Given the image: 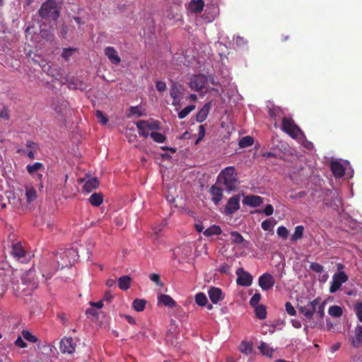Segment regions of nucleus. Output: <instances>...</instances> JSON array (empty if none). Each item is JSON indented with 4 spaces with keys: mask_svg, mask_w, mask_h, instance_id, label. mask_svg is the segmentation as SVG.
<instances>
[{
    "mask_svg": "<svg viewBox=\"0 0 362 362\" xmlns=\"http://www.w3.org/2000/svg\"><path fill=\"white\" fill-rule=\"evenodd\" d=\"M105 54L114 64H119L121 58L118 54L117 49L112 46H107L105 49Z\"/></svg>",
    "mask_w": 362,
    "mask_h": 362,
    "instance_id": "nucleus-12",
    "label": "nucleus"
},
{
    "mask_svg": "<svg viewBox=\"0 0 362 362\" xmlns=\"http://www.w3.org/2000/svg\"><path fill=\"white\" fill-rule=\"evenodd\" d=\"M310 269L315 273H322L323 271V267L319 263H311Z\"/></svg>",
    "mask_w": 362,
    "mask_h": 362,
    "instance_id": "nucleus-53",
    "label": "nucleus"
},
{
    "mask_svg": "<svg viewBox=\"0 0 362 362\" xmlns=\"http://www.w3.org/2000/svg\"><path fill=\"white\" fill-rule=\"evenodd\" d=\"M132 279L128 276H124L119 279L118 286L122 291L128 290L131 286Z\"/></svg>",
    "mask_w": 362,
    "mask_h": 362,
    "instance_id": "nucleus-25",
    "label": "nucleus"
},
{
    "mask_svg": "<svg viewBox=\"0 0 362 362\" xmlns=\"http://www.w3.org/2000/svg\"><path fill=\"white\" fill-rule=\"evenodd\" d=\"M209 193L211 194V201L215 205H218L223 199V190L220 187L214 185L209 189Z\"/></svg>",
    "mask_w": 362,
    "mask_h": 362,
    "instance_id": "nucleus-13",
    "label": "nucleus"
},
{
    "mask_svg": "<svg viewBox=\"0 0 362 362\" xmlns=\"http://www.w3.org/2000/svg\"><path fill=\"white\" fill-rule=\"evenodd\" d=\"M149 279L151 281L154 282L158 286H163V284L160 281V276L157 274H152L150 275Z\"/></svg>",
    "mask_w": 362,
    "mask_h": 362,
    "instance_id": "nucleus-54",
    "label": "nucleus"
},
{
    "mask_svg": "<svg viewBox=\"0 0 362 362\" xmlns=\"http://www.w3.org/2000/svg\"><path fill=\"white\" fill-rule=\"evenodd\" d=\"M211 107V102H209V103H206V104H204L203 105V107L199 110V112H197V114L196 115L197 121L199 122H204L206 119Z\"/></svg>",
    "mask_w": 362,
    "mask_h": 362,
    "instance_id": "nucleus-17",
    "label": "nucleus"
},
{
    "mask_svg": "<svg viewBox=\"0 0 362 362\" xmlns=\"http://www.w3.org/2000/svg\"><path fill=\"white\" fill-rule=\"evenodd\" d=\"M331 169L337 177H342L345 175V168L340 162L332 161L331 163Z\"/></svg>",
    "mask_w": 362,
    "mask_h": 362,
    "instance_id": "nucleus-18",
    "label": "nucleus"
},
{
    "mask_svg": "<svg viewBox=\"0 0 362 362\" xmlns=\"http://www.w3.org/2000/svg\"><path fill=\"white\" fill-rule=\"evenodd\" d=\"M16 344L17 346L25 348L28 346V344L22 339L21 337H17L16 339Z\"/></svg>",
    "mask_w": 362,
    "mask_h": 362,
    "instance_id": "nucleus-58",
    "label": "nucleus"
},
{
    "mask_svg": "<svg viewBox=\"0 0 362 362\" xmlns=\"http://www.w3.org/2000/svg\"><path fill=\"white\" fill-rule=\"evenodd\" d=\"M129 112H130V115H137L139 117L142 115V113L141 112L138 106H132L129 108Z\"/></svg>",
    "mask_w": 362,
    "mask_h": 362,
    "instance_id": "nucleus-56",
    "label": "nucleus"
},
{
    "mask_svg": "<svg viewBox=\"0 0 362 362\" xmlns=\"http://www.w3.org/2000/svg\"><path fill=\"white\" fill-rule=\"evenodd\" d=\"M240 195H235L229 198L225 206L226 214H233L240 209Z\"/></svg>",
    "mask_w": 362,
    "mask_h": 362,
    "instance_id": "nucleus-9",
    "label": "nucleus"
},
{
    "mask_svg": "<svg viewBox=\"0 0 362 362\" xmlns=\"http://www.w3.org/2000/svg\"><path fill=\"white\" fill-rule=\"evenodd\" d=\"M329 314L334 317H339L343 315V310L340 305H331L329 308Z\"/></svg>",
    "mask_w": 362,
    "mask_h": 362,
    "instance_id": "nucleus-31",
    "label": "nucleus"
},
{
    "mask_svg": "<svg viewBox=\"0 0 362 362\" xmlns=\"http://www.w3.org/2000/svg\"><path fill=\"white\" fill-rule=\"evenodd\" d=\"M276 234L279 237L283 239H286L288 235V231L284 226H279L276 229Z\"/></svg>",
    "mask_w": 362,
    "mask_h": 362,
    "instance_id": "nucleus-43",
    "label": "nucleus"
},
{
    "mask_svg": "<svg viewBox=\"0 0 362 362\" xmlns=\"http://www.w3.org/2000/svg\"><path fill=\"white\" fill-rule=\"evenodd\" d=\"M258 284L263 291H268L274 286V279L271 274L265 273L259 277Z\"/></svg>",
    "mask_w": 362,
    "mask_h": 362,
    "instance_id": "nucleus-10",
    "label": "nucleus"
},
{
    "mask_svg": "<svg viewBox=\"0 0 362 362\" xmlns=\"http://www.w3.org/2000/svg\"><path fill=\"white\" fill-rule=\"evenodd\" d=\"M195 302L199 306H205L208 302V300L204 293H199L195 296Z\"/></svg>",
    "mask_w": 362,
    "mask_h": 362,
    "instance_id": "nucleus-35",
    "label": "nucleus"
},
{
    "mask_svg": "<svg viewBox=\"0 0 362 362\" xmlns=\"http://www.w3.org/2000/svg\"><path fill=\"white\" fill-rule=\"evenodd\" d=\"M349 280L348 276L344 272H340L335 274L333 276L332 281L329 288V292L331 293H335L337 292L342 284L346 283Z\"/></svg>",
    "mask_w": 362,
    "mask_h": 362,
    "instance_id": "nucleus-5",
    "label": "nucleus"
},
{
    "mask_svg": "<svg viewBox=\"0 0 362 362\" xmlns=\"http://www.w3.org/2000/svg\"><path fill=\"white\" fill-rule=\"evenodd\" d=\"M140 136L146 139L149 134L148 132L147 120H139L136 123Z\"/></svg>",
    "mask_w": 362,
    "mask_h": 362,
    "instance_id": "nucleus-21",
    "label": "nucleus"
},
{
    "mask_svg": "<svg viewBox=\"0 0 362 362\" xmlns=\"http://www.w3.org/2000/svg\"><path fill=\"white\" fill-rule=\"evenodd\" d=\"M255 308V314L257 319H264L267 316V311L265 305H262V304H259L256 307H252Z\"/></svg>",
    "mask_w": 362,
    "mask_h": 362,
    "instance_id": "nucleus-28",
    "label": "nucleus"
},
{
    "mask_svg": "<svg viewBox=\"0 0 362 362\" xmlns=\"http://www.w3.org/2000/svg\"><path fill=\"white\" fill-rule=\"evenodd\" d=\"M11 254L14 257H17L18 258H22L25 257V250L22 245L19 243L12 244V251Z\"/></svg>",
    "mask_w": 362,
    "mask_h": 362,
    "instance_id": "nucleus-24",
    "label": "nucleus"
},
{
    "mask_svg": "<svg viewBox=\"0 0 362 362\" xmlns=\"http://www.w3.org/2000/svg\"><path fill=\"white\" fill-rule=\"evenodd\" d=\"M240 349L241 352L247 354L252 351V345L248 342L243 341L240 344Z\"/></svg>",
    "mask_w": 362,
    "mask_h": 362,
    "instance_id": "nucleus-42",
    "label": "nucleus"
},
{
    "mask_svg": "<svg viewBox=\"0 0 362 362\" xmlns=\"http://www.w3.org/2000/svg\"><path fill=\"white\" fill-rule=\"evenodd\" d=\"M180 90L177 88L176 83L175 82L173 83V85L170 88V95L173 98H175V97H179Z\"/></svg>",
    "mask_w": 362,
    "mask_h": 362,
    "instance_id": "nucleus-52",
    "label": "nucleus"
},
{
    "mask_svg": "<svg viewBox=\"0 0 362 362\" xmlns=\"http://www.w3.org/2000/svg\"><path fill=\"white\" fill-rule=\"evenodd\" d=\"M325 316V304L320 303V300L318 298V305H317V310H315V317L318 320H322Z\"/></svg>",
    "mask_w": 362,
    "mask_h": 362,
    "instance_id": "nucleus-32",
    "label": "nucleus"
},
{
    "mask_svg": "<svg viewBox=\"0 0 362 362\" xmlns=\"http://www.w3.org/2000/svg\"><path fill=\"white\" fill-rule=\"evenodd\" d=\"M273 227L272 221L269 219L263 221L261 223V228L264 231L270 230Z\"/></svg>",
    "mask_w": 362,
    "mask_h": 362,
    "instance_id": "nucleus-51",
    "label": "nucleus"
},
{
    "mask_svg": "<svg viewBox=\"0 0 362 362\" xmlns=\"http://www.w3.org/2000/svg\"><path fill=\"white\" fill-rule=\"evenodd\" d=\"M25 197H27V202L31 203L36 199V189L32 186H25Z\"/></svg>",
    "mask_w": 362,
    "mask_h": 362,
    "instance_id": "nucleus-29",
    "label": "nucleus"
},
{
    "mask_svg": "<svg viewBox=\"0 0 362 362\" xmlns=\"http://www.w3.org/2000/svg\"><path fill=\"white\" fill-rule=\"evenodd\" d=\"M282 114L281 110L278 107H273L269 108V115L271 117L276 119V117H279Z\"/></svg>",
    "mask_w": 362,
    "mask_h": 362,
    "instance_id": "nucleus-40",
    "label": "nucleus"
},
{
    "mask_svg": "<svg viewBox=\"0 0 362 362\" xmlns=\"http://www.w3.org/2000/svg\"><path fill=\"white\" fill-rule=\"evenodd\" d=\"M86 313L88 315H90L91 316H97L98 315V311L94 308V307L87 309Z\"/></svg>",
    "mask_w": 362,
    "mask_h": 362,
    "instance_id": "nucleus-64",
    "label": "nucleus"
},
{
    "mask_svg": "<svg viewBox=\"0 0 362 362\" xmlns=\"http://www.w3.org/2000/svg\"><path fill=\"white\" fill-rule=\"evenodd\" d=\"M158 303H161L169 308H175L177 303L168 295L161 294L158 297Z\"/></svg>",
    "mask_w": 362,
    "mask_h": 362,
    "instance_id": "nucleus-19",
    "label": "nucleus"
},
{
    "mask_svg": "<svg viewBox=\"0 0 362 362\" xmlns=\"http://www.w3.org/2000/svg\"><path fill=\"white\" fill-rule=\"evenodd\" d=\"M165 225L163 223L158 224L156 226L153 228V233L152 234V238L154 240H158L159 233L163 230Z\"/></svg>",
    "mask_w": 362,
    "mask_h": 362,
    "instance_id": "nucleus-41",
    "label": "nucleus"
},
{
    "mask_svg": "<svg viewBox=\"0 0 362 362\" xmlns=\"http://www.w3.org/2000/svg\"><path fill=\"white\" fill-rule=\"evenodd\" d=\"M253 143V137L250 136H245L239 141L238 145L240 148H245L252 146Z\"/></svg>",
    "mask_w": 362,
    "mask_h": 362,
    "instance_id": "nucleus-33",
    "label": "nucleus"
},
{
    "mask_svg": "<svg viewBox=\"0 0 362 362\" xmlns=\"http://www.w3.org/2000/svg\"><path fill=\"white\" fill-rule=\"evenodd\" d=\"M281 130L286 132L293 139H296L298 136L303 135V132L294 122L292 118L283 117L281 119Z\"/></svg>",
    "mask_w": 362,
    "mask_h": 362,
    "instance_id": "nucleus-3",
    "label": "nucleus"
},
{
    "mask_svg": "<svg viewBox=\"0 0 362 362\" xmlns=\"http://www.w3.org/2000/svg\"><path fill=\"white\" fill-rule=\"evenodd\" d=\"M90 305L93 308H97L98 309H101L103 306V300H100L99 301H97L96 303H93V301L90 303Z\"/></svg>",
    "mask_w": 362,
    "mask_h": 362,
    "instance_id": "nucleus-61",
    "label": "nucleus"
},
{
    "mask_svg": "<svg viewBox=\"0 0 362 362\" xmlns=\"http://www.w3.org/2000/svg\"><path fill=\"white\" fill-rule=\"evenodd\" d=\"M261 299V295L259 293H255L252 298L250 299V305L252 308V306H256L259 305V302Z\"/></svg>",
    "mask_w": 362,
    "mask_h": 362,
    "instance_id": "nucleus-44",
    "label": "nucleus"
},
{
    "mask_svg": "<svg viewBox=\"0 0 362 362\" xmlns=\"http://www.w3.org/2000/svg\"><path fill=\"white\" fill-rule=\"evenodd\" d=\"M260 351L263 354L270 356L272 354V350L270 349L268 344L265 342H262L259 346Z\"/></svg>",
    "mask_w": 362,
    "mask_h": 362,
    "instance_id": "nucleus-47",
    "label": "nucleus"
},
{
    "mask_svg": "<svg viewBox=\"0 0 362 362\" xmlns=\"http://www.w3.org/2000/svg\"><path fill=\"white\" fill-rule=\"evenodd\" d=\"M95 116L97 117V118L99 119L100 122L103 124H107V122H108V119L107 117L103 114V112L100 110H98L95 112Z\"/></svg>",
    "mask_w": 362,
    "mask_h": 362,
    "instance_id": "nucleus-46",
    "label": "nucleus"
},
{
    "mask_svg": "<svg viewBox=\"0 0 362 362\" xmlns=\"http://www.w3.org/2000/svg\"><path fill=\"white\" fill-rule=\"evenodd\" d=\"M262 212L266 216H271L274 212V208L271 204H267L263 209Z\"/></svg>",
    "mask_w": 362,
    "mask_h": 362,
    "instance_id": "nucleus-57",
    "label": "nucleus"
},
{
    "mask_svg": "<svg viewBox=\"0 0 362 362\" xmlns=\"http://www.w3.org/2000/svg\"><path fill=\"white\" fill-rule=\"evenodd\" d=\"M354 310L359 321L362 322V303H356Z\"/></svg>",
    "mask_w": 362,
    "mask_h": 362,
    "instance_id": "nucleus-49",
    "label": "nucleus"
},
{
    "mask_svg": "<svg viewBox=\"0 0 362 362\" xmlns=\"http://www.w3.org/2000/svg\"><path fill=\"white\" fill-rule=\"evenodd\" d=\"M40 66H42V69H44L45 71H48L51 68L45 60H42L40 62Z\"/></svg>",
    "mask_w": 362,
    "mask_h": 362,
    "instance_id": "nucleus-62",
    "label": "nucleus"
},
{
    "mask_svg": "<svg viewBox=\"0 0 362 362\" xmlns=\"http://www.w3.org/2000/svg\"><path fill=\"white\" fill-rule=\"evenodd\" d=\"M351 342L354 347L359 348L362 346V325L356 327Z\"/></svg>",
    "mask_w": 362,
    "mask_h": 362,
    "instance_id": "nucleus-16",
    "label": "nucleus"
},
{
    "mask_svg": "<svg viewBox=\"0 0 362 362\" xmlns=\"http://www.w3.org/2000/svg\"><path fill=\"white\" fill-rule=\"evenodd\" d=\"M156 88L159 92H163L166 89V84L162 81H158L156 83Z\"/></svg>",
    "mask_w": 362,
    "mask_h": 362,
    "instance_id": "nucleus-55",
    "label": "nucleus"
},
{
    "mask_svg": "<svg viewBox=\"0 0 362 362\" xmlns=\"http://www.w3.org/2000/svg\"><path fill=\"white\" fill-rule=\"evenodd\" d=\"M208 83V78L204 74L194 75L190 80L189 86L193 90H200L206 87Z\"/></svg>",
    "mask_w": 362,
    "mask_h": 362,
    "instance_id": "nucleus-6",
    "label": "nucleus"
},
{
    "mask_svg": "<svg viewBox=\"0 0 362 362\" xmlns=\"http://www.w3.org/2000/svg\"><path fill=\"white\" fill-rule=\"evenodd\" d=\"M235 274L238 278L236 279V284L238 286L248 287L252 283V276L243 268H239L236 270Z\"/></svg>",
    "mask_w": 362,
    "mask_h": 362,
    "instance_id": "nucleus-7",
    "label": "nucleus"
},
{
    "mask_svg": "<svg viewBox=\"0 0 362 362\" xmlns=\"http://www.w3.org/2000/svg\"><path fill=\"white\" fill-rule=\"evenodd\" d=\"M222 233V230L220 226L213 225L203 231V235L205 237L209 238L213 235H219Z\"/></svg>",
    "mask_w": 362,
    "mask_h": 362,
    "instance_id": "nucleus-20",
    "label": "nucleus"
},
{
    "mask_svg": "<svg viewBox=\"0 0 362 362\" xmlns=\"http://www.w3.org/2000/svg\"><path fill=\"white\" fill-rule=\"evenodd\" d=\"M76 342L71 337H64L60 342V350L64 354H73L76 351Z\"/></svg>",
    "mask_w": 362,
    "mask_h": 362,
    "instance_id": "nucleus-8",
    "label": "nucleus"
},
{
    "mask_svg": "<svg viewBox=\"0 0 362 362\" xmlns=\"http://www.w3.org/2000/svg\"><path fill=\"white\" fill-rule=\"evenodd\" d=\"M150 136L153 140L157 143H163L166 140V136L159 132H153L150 134Z\"/></svg>",
    "mask_w": 362,
    "mask_h": 362,
    "instance_id": "nucleus-36",
    "label": "nucleus"
},
{
    "mask_svg": "<svg viewBox=\"0 0 362 362\" xmlns=\"http://www.w3.org/2000/svg\"><path fill=\"white\" fill-rule=\"evenodd\" d=\"M204 7V2L203 0H192L188 5V11L191 13L198 14L200 13Z\"/></svg>",
    "mask_w": 362,
    "mask_h": 362,
    "instance_id": "nucleus-14",
    "label": "nucleus"
},
{
    "mask_svg": "<svg viewBox=\"0 0 362 362\" xmlns=\"http://www.w3.org/2000/svg\"><path fill=\"white\" fill-rule=\"evenodd\" d=\"M113 299V296L110 291L106 292L104 294V296L102 299V300H105L106 302H111V300Z\"/></svg>",
    "mask_w": 362,
    "mask_h": 362,
    "instance_id": "nucleus-60",
    "label": "nucleus"
},
{
    "mask_svg": "<svg viewBox=\"0 0 362 362\" xmlns=\"http://www.w3.org/2000/svg\"><path fill=\"white\" fill-rule=\"evenodd\" d=\"M45 165L40 162H35L33 165H27V172L31 175H34L35 173L45 170Z\"/></svg>",
    "mask_w": 362,
    "mask_h": 362,
    "instance_id": "nucleus-23",
    "label": "nucleus"
},
{
    "mask_svg": "<svg viewBox=\"0 0 362 362\" xmlns=\"http://www.w3.org/2000/svg\"><path fill=\"white\" fill-rule=\"evenodd\" d=\"M263 199L257 195H247L243 199V204L250 207H257L262 204Z\"/></svg>",
    "mask_w": 362,
    "mask_h": 362,
    "instance_id": "nucleus-11",
    "label": "nucleus"
},
{
    "mask_svg": "<svg viewBox=\"0 0 362 362\" xmlns=\"http://www.w3.org/2000/svg\"><path fill=\"white\" fill-rule=\"evenodd\" d=\"M195 105H189L187 107H185L184 109H182L181 111L178 112V117L180 119H183L186 117L189 112H191L193 110H194Z\"/></svg>",
    "mask_w": 362,
    "mask_h": 362,
    "instance_id": "nucleus-38",
    "label": "nucleus"
},
{
    "mask_svg": "<svg viewBox=\"0 0 362 362\" xmlns=\"http://www.w3.org/2000/svg\"><path fill=\"white\" fill-rule=\"evenodd\" d=\"M285 310L287 314L289 315L290 316H295L296 313L294 307L292 306L291 303H289V301L285 303Z\"/></svg>",
    "mask_w": 362,
    "mask_h": 362,
    "instance_id": "nucleus-50",
    "label": "nucleus"
},
{
    "mask_svg": "<svg viewBox=\"0 0 362 362\" xmlns=\"http://www.w3.org/2000/svg\"><path fill=\"white\" fill-rule=\"evenodd\" d=\"M41 36L49 42H52L54 39V34L49 31V30H41Z\"/></svg>",
    "mask_w": 362,
    "mask_h": 362,
    "instance_id": "nucleus-45",
    "label": "nucleus"
},
{
    "mask_svg": "<svg viewBox=\"0 0 362 362\" xmlns=\"http://www.w3.org/2000/svg\"><path fill=\"white\" fill-rule=\"evenodd\" d=\"M77 50V48L65 47L63 49L62 57L66 60L69 61L71 56Z\"/></svg>",
    "mask_w": 362,
    "mask_h": 362,
    "instance_id": "nucleus-37",
    "label": "nucleus"
},
{
    "mask_svg": "<svg viewBox=\"0 0 362 362\" xmlns=\"http://www.w3.org/2000/svg\"><path fill=\"white\" fill-rule=\"evenodd\" d=\"M147 127L148 129H151V130H158V129H160L159 122L157 120H153V119L151 121L147 120Z\"/></svg>",
    "mask_w": 362,
    "mask_h": 362,
    "instance_id": "nucleus-48",
    "label": "nucleus"
},
{
    "mask_svg": "<svg viewBox=\"0 0 362 362\" xmlns=\"http://www.w3.org/2000/svg\"><path fill=\"white\" fill-rule=\"evenodd\" d=\"M305 231V228L303 226H297L294 229V233L292 234L291 237V241L296 242L302 239L303 237V232Z\"/></svg>",
    "mask_w": 362,
    "mask_h": 362,
    "instance_id": "nucleus-26",
    "label": "nucleus"
},
{
    "mask_svg": "<svg viewBox=\"0 0 362 362\" xmlns=\"http://www.w3.org/2000/svg\"><path fill=\"white\" fill-rule=\"evenodd\" d=\"M90 203L94 206H99L103 202V196L101 193H94L89 198Z\"/></svg>",
    "mask_w": 362,
    "mask_h": 362,
    "instance_id": "nucleus-27",
    "label": "nucleus"
},
{
    "mask_svg": "<svg viewBox=\"0 0 362 362\" xmlns=\"http://www.w3.org/2000/svg\"><path fill=\"white\" fill-rule=\"evenodd\" d=\"M291 323L295 328H300L302 327V322L299 320H292Z\"/></svg>",
    "mask_w": 362,
    "mask_h": 362,
    "instance_id": "nucleus-63",
    "label": "nucleus"
},
{
    "mask_svg": "<svg viewBox=\"0 0 362 362\" xmlns=\"http://www.w3.org/2000/svg\"><path fill=\"white\" fill-rule=\"evenodd\" d=\"M230 237L232 243L242 244L245 243V240L241 235V234L237 231H232L230 233Z\"/></svg>",
    "mask_w": 362,
    "mask_h": 362,
    "instance_id": "nucleus-34",
    "label": "nucleus"
},
{
    "mask_svg": "<svg viewBox=\"0 0 362 362\" xmlns=\"http://www.w3.org/2000/svg\"><path fill=\"white\" fill-rule=\"evenodd\" d=\"M146 305V301L144 298H136L132 303V306L136 312L144 310Z\"/></svg>",
    "mask_w": 362,
    "mask_h": 362,
    "instance_id": "nucleus-30",
    "label": "nucleus"
},
{
    "mask_svg": "<svg viewBox=\"0 0 362 362\" xmlns=\"http://www.w3.org/2000/svg\"><path fill=\"white\" fill-rule=\"evenodd\" d=\"M0 117L5 119H8L9 115H8V110L6 107H3L2 109H1Z\"/></svg>",
    "mask_w": 362,
    "mask_h": 362,
    "instance_id": "nucleus-59",
    "label": "nucleus"
},
{
    "mask_svg": "<svg viewBox=\"0 0 362 362\" xmlns=\"http://www.w3.org/2000/svg\"><path fill=\"white\" fill-rule=\"evenodd\" d=\"M61 8L55 0H46L38 10V15L47 21H57L60 16Z\"/></svg>",
    "mask_w": 362,
    "mask_h": 362,
    "instance_id": "nucleus-2",
    "label": "nucleus"
},
{
    "mask_svg": "<svg viewBox=\"0 0 362 362\" xmlns=\"http://www.w3.org/2000/svg\"><path fill=\"white\" fill-rule=\"evenodd\" d=\"M319 305V298H314L312 301H308L305 305H301L298 308V312L304 317L307 322H310L313 319L316 307Z\"/></svg>",
    "mask_w": 362,
    "mask_h": 362,
    "instance_id": "nucleus-4",
    "label": "nucleus"
},
{
    "mask_svg": "<svg viewBox=\"0 0 362 362\" xmlns=\"http://www.w3.org/2000/svg\"><path fill=\"white\" fill-rule=\"evenodd\" d=\"M217 182L223 185L228 192L235 191L238 184L235 168L228 166L223 169L217 177Z\"/></svg>",
    "mask_w": 362,
    "mask_h": 362,
    "instance_id": "nucleus-1",
    "label": "nucleus"
},
{
    "mask_svg": "<svg viewBox=\"0 0 362 362\" xmlns=\"http://www.w3.org/2000/svg\"><path fill=\"white\" fill-rule=\"evenodd\" d=\"M21 334H23V337L27 341H30L31 342H36L37 341V338L28 330H23L21 332Z\"/></svg>",
    "mask_w": 362,
    "mask_h": 362,
    "instance_id": "nucleus-39",
    "label": "nucleus"
},
{
    "mask_svg": "<svg viewBox=\"0 0 362 362\" xmlns=\"http://www.w3.org/2000/svg\"><path fill=\"white\" fill-rule=\"evenodd\" d=\"M99 181L96 177L89 179L83 185V189L87 192H91L99 186Z\"/></svg>",
    "mask_w": 362,
    "mask_h": 362,
    "instance_id": "nucleus-22",
    "label": "nucleus"
},
{
    "mask_svg": "<svg viewBox=\"0 0 362 362\" xmlns=\"http://www.w3.org/2000/svg\"><path fill=\"white\" fill-rule=\"evenodd\" d=\"M209 297L213 303H218L220 300L223 299V294L222 291L218 288H211L209 291Z\"/></svg>",
    "mask_w": 362,
    "mask_h": 362,
    "instance_id": "nucleus-15",
    "label": "nucleus"
}]
</instances>
